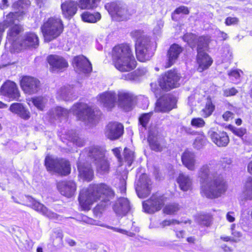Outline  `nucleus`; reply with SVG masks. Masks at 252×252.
<instances>
[{
  "label": "nucleus",
  "mask_w": 252,
  "mask_h": 252,
  "mask_svg": "<svg viewBox=\"0 0 252 252\" xmlns=\"http://www.w3.org/2000/svg\"><path fill=\"white\" fill-rule=\"evenodd\" d=\"M213 164L202 165L198 172L197 178L200 184V192L210 199L217 198L227 190L226 181L219 174Z\"/></svg>",
  "instance_id": "f257e3e1"
},
{
  "label": "nucleus",
  "mask_w": 252,
  "mask_h": 252,
  "mask_svg": "<svg viewBox=\"0 0 252 252\" xmlns=\"http://www.w3.org/2000/svg\"><path fill=\"white\" fill-rule=\"evenodd\" d=\"M112 188L104 183H92L86 189L80 191L78 201L79 209L83 211H89L94 203L101 200L109 202L115 196Z\"/></svg>",
  "instance_id": "f03ea898"
},
{
  "label": "nucleus",
  "mask_w": 252,
  "mask_h": 252,
  "mask_svg": "<svg viewBox=\"0 0 252 252\" xmlns=\"http://www.w3.org/2000/svg\"><path fill=\"white\" fill-rule=\"evenodd\" d=\"M112 64L121 72H130L137 66V63L132 49L127 44H120L112 49Z\"/></svg>",
  "instance_id": "7ed1b4c3"
},
{
  "label": "nucleus",
  "mask_w": 252,
  "mask_h": 252,
  "mask_svg": "<svg viewBox=\"0 0 252 252\" xmlns=\"http://www.w3.org/2000/svg\"><path fill=\"white\" fill-rule=\"evenodd\" d=\"M130 36L135 40V49L137 59L141 62L150 60L153 55L151 49L150 39L143 34V31L141 30L132 31Z\"/></svg>",
  "instance_id": "20e7f679"
},
{
  "label": "nucleus",
  "mask_w": 252,
  "mask_h": 252,
  "mask_svg": "<svg viewBox=\"0 0 252 252\" xmlns=\"http://www.w3.org/2000/svg\"><path fill=\"white\" fill-rule=\"evenodd\" d=\"M101 0H66L61 4L62 13L63 17L70 20L77 13L78 6L82 10H93L96 8Z\"/></svg>",
  "instance_id": "39448f33"
},
{
  "label": "nucleus",
  "mask_w": 252,
  "mask_h": 252,
  "mask_svg": "<svg viewBox=\"0 0 252 252\" xmlns=\"http://www.w3.org/2000/svg\"><path fill=\"white\" fill-rule=\"evenodd\" d=\"M18 12H10L6 16L4 23L8 27L7 31L6 41L12 45L17 44L24 32V28L22 24L14 23L18 20Z\"/></svg>",
  "instance_id": "423d86ee"
},
{
  "label": "nucleus",
  "mask_w": 252,
  "mask_h": 252,
  "mask_svg": "<svg viewBox=\"0 0 252 252\" xmlns=\"http://www.w3.org/2000/svg\"><path fill=\"white\" fill-rule=\"evenodd\" d=\"M40 30L45 40L50 42L59 37L63 32V23L60 18L51 17L43 22Z\"/></svg>",
  "instance_id": "0eeeda50"
},
{
  "label": "nucleus",
  "mask_w": 252,
  "mask_h": 252,
  "mask_svg": "<svg viewBox=\"0 0 252 252\" xmlns=\"http://www.w3.org/2000/svg\"><path fill=\"white\" fill-rule=\"evenodd\" d=\"M44 164L48 172L57 173L62 176H67L71 172L70 163L65 158H54L47 155L45 157Z\"/></svg>",
  "instance_id": "6e6552de"
},
{
  "label": "nucleus",
  "mask_w": 252,
  "mask_h": 252,
  "mask_svg": "<svg viewBox=\"0 0 252 252\" xmlns=\"http://www.w3.org/2000/svg\"><path fill=\"white\" fill-rule=\"evenodd\" d=\"M104 7L111 16L117 21L126 20L131 16L127 6L120 1L108 2Z\"/></svg>",
  "instance_id": "1a4fd4ad"
},
{
  "label": "nucleus",
  "mask_w": 252,
  "mask_h": 252,
  "mask_svg": "<svg viewBox=\"0 0 252 252\" xmlns=\"http://www.w3.org/2000/svg\"><path fill=\"white\" fill-rule=\"evenodd\" d=\"M88 156L95 164L97 165L96 171L101 174L108 173L110 170V165L99 148L95 147L89 149Z\"/></svg>",
  "instance_id": "9d476101"
},
{
  "label": "nucleus",
  "mask_w": 252,
  "mask_h": 252,
  "mask_svg": "<svg viewBox=\"0 0 252 252\" xmlns=\"http://www.w3.org/2000/svg\"><path fill=\"white\" fill-rule=\"evenodd\" d=\"M180 76L177 70L173 68L161 75L159 80V85L164 91H169L179 86Z\"/></svg>",
  "instance_id": "9b49d317"
},
{
  "label": "nucleus",
  "mask_w": 252,
  "mask_h": 252,
  "mask_svg": "<svg viewBox=\"0 0 252 252\" xmlns=\"http://www.w3.org/2000/svg\"><path fill=\"white\" fill-rule=\"evenodd\" d=\"M20 85L23 92L29 95L37 94L41 89L40 81L36 77L29 75L21 77Z\"/></svg>",
  "instance_id": "f8f14e48"
},
{
  "label": "nucleus",
  "mask_w": 252,
  "mask_h": 252,
  "mask_svg": "<svg viewBox=\"0 0 252 252\" xmlns=\"http://www.w3.org/2000/svg\"><path fill=\"white\" fill-rule=\"evenodd\" d=\"M177 98L171 94H166L159 97L156 103L157 111L168 113L177 107Z\"/></svg>",
  "instance_id": "ddd939ff"
},
{
  "label": "nucleus",
  "mask_w": 252,
  "mask_h": 252,
  "mask_svg": "<svg viewBox=\"0 0 252 252\" xmlns=\"http://www.w3.org/2000/svg\"><path fill=\"white\" fill-rule=\"evenodd\" d=\"M165 201V197L163 194L154 193L149 199L143 203V207L146 212L153 214L163 207Z\"/></svg>",
  "instance_id": "4468645a"
},
{
  "label": "nucleus",
  "mask_w": 252,
  "mask_h": 252,
  "mask_svg": "<svg viewBox=\"0 0 252 252\" xmlns=\"http://www.w3.org/2000/svg\"><path fill=\"white\" fill-rule=\"evenodd\" d=\"M46 62L50 65L51 72H63L69 66L67 61L64 57L56 54L49 55L46 58Z\"/></svg>",
  "instance_id": "2eb2a0df"
},
{
  "label": "nucleus",
  "mask_w": 252,
  "mask_h": 252,
  "mask_svg": "<svg viewBox=\"0 0 252 252\" xmlns=\"http://www.w3.org/2000/svg\"><path fill=\"white\" fill-rule=\"evenodd\" d=\"M0 93L10 100H17L20 96L17 84L10 80H6L2 84L0 88Z\"/></svg>",
  "instance_id": "dca6fc26"
},
{
  "label": "nucleus",
  "mask_w": 252,
  "mask_h": 252,
  "mask_svg": "<svg viewBox=\"0 0 252 252\" xmlns=\"http://www.w3.org/2000/svg\"><path fill=\"white\" fill-rule=\"evenodd\" d=\"M208 134L212 142L218 147H225L230 142L229 135L224 130L212 128Z\"/></svg>",
  "instance_id": "f3484780"
},
{
  "label": "nucleus",
  "mask_w": 252,
  "mask_h": 252,
  "mask_svg": "<svg viewBox=\"0 0 252 252\" xmlns=\"http://www.w3.org/2000/svg\"><path fill=\"white\" fill-rule=\"evenodd\" d=\"M108 138L111 140L119 139L124 133V126L120 123L112 122L108 124L106 127Z\"/></svg>",
  "instance_id": "a211bd4d"
},
{
  "label": "nucleus",
  "mask_w": 252,
  "mask_h": 252,
  "mask_svg": "<svg viewBox=\"0 0 252 252\" xmlns=\"http://www.w3.org/2000/svg\"><path fill=\"white\" fill-rule=\"evenodd\" d=\"M58 189L62 195L70 198L75 194L77 185L72 180L63 181L58 184Z\"/></svg>",
  "instance_id": "6ab92c4d"
},
{
  "label": "nucleus",
  "mask_w": 252,
  "mask_h": 252,
  "mask_svg": "<svg viewBox=\"0 0 252 252\" xmlns=\"http://www.w3.org/2000/svg\"><path fill=\"white\" fill-rule=\"evenodd\" d=\"M195 61L197 65L196 69L199 72H202L207 70L213 63V59L207 53L197 54Z\"/></svg>",
  "instance_id": "aec40b11"
},
{
  "label": "nucleus",
  "mask_w": 252,
  "mask_h": 252,
  "mask_svg": "<svg viewBox=\"0 0 252 252\" xmlns=\"http://www.w3.org/2000/svg\"><path fill=\"white\" fill-rule=\"evenodd\" d=\"M183 51V49L181 46L176 43L172 44L167 51L168 59L165 68H169L173 65Z\"/></svg>",
  "instance_id": "412c9836"
},
{
  "label": "nucleus",
  "mask_w": 252,
  "mask_h": 252,
  "mask_svg": "<svg viewBox=\"0 0 252 252\" xmlns=\"http://www.w3.org/2000/svg\"><path fill=\"white\" fill-rule=\"evenodd\" d=\"M12 198L16 203L30 207L36 212L42 205L41 203L28 195H21L18 197V199H16L14 196H12Z\"/></svg>",
  "instance_id": "4be33fe9"
},
{
  "label": "nucleus",
  "mask_w": 252,
  "mask_h": 252,
  "mask_svg": "<svg viewBox=\"0 0 252 252\" xmlns=\"http://www.w3.org/2000/svg\"><path fill=\"white\" fill-rule=\"evenodd\" d=\"M39 45V38L34 32H29L25 33L23 38L19 43L21 47L36 48Z\"/></svg>",
  "instance_id": "5701e85b"
},
{
  "label": "nucleus",
  "mask_w": 252,
  "mask_h": 252,
  "mask_svg": "<svg viewBox=\"0 0 252 252\" xmlns=\"http://www.w3.org/2000/svg\"><path fill=\"white\" fill-rule=\"evenodd\" d=\"M147 142L150 149L156 152H161L167 148L166 140L163 139L162 143H160L158 137L154 133L149 134Z\"/></svg>",
  "instance_id": "b1692460"
},
{
  "label": "nucleus",
  "mask_w": 252,
  "mask_h": 252,
  "mask_svg": "<svg viewBox=\"0 0 252 252\" xmlns=\"http://www.w3.org/2000/svg\"><path fill=\"white\" fill-rule=\"evenodd\" d=\"M100 100L103 107L111 110L117 102L116 94L113 92H105L100 95Z\"/></svg>",
  "instance_id": "393cba45"
},
{
  "label": "nucleus",
  "mask_w": 252,
  "mask_h": 252,
  "mask_svg": "<svg viewBox=\"0 0 252 252\" xmlns=\"http://www.w3.org/2000/svg\"><path fill=\"white\" fill-rule=\"evenodd\" d=\"M133 101V97L129 93H121L118 94V105L126 111H129L132 109Z\"/></svg>",
  "instance_id": "a878e982"
},
{
  "label": "nucleus",
  "mask_w": 252,
  "mask_h": 252,
  "mask_svg": "<svg viewBox=\"0 0 252 252\" xmlns=\"http://www.w3.org/2000/svg\"><path fill=\"white\" fill-rule=\"evenodd\" d=\"M73 62L78 68L85 73H89L92 71L91 63L85 56L82 55L74 57Z\"/></svg>",
  "instance_id": "bb28decb"
},
{
  "label": "nucleus",
  "mask_w": 252,
  "mask_h": 252,
  "mask_svg": "<svg viewBox=\"0 0 252 252\" xmlns=\"http://www.w3.org/2000/svg\"><path fill=\"white\" fill-rule=\"evenodd\" d=\"M200 115L203 118L211 116L215 110L216 106L210 96L205 98L204 103L201 104Z\"/></svg>",
  "instance_id": "cd10ccee"
},
{
  "label": "nucleus",
  "mask_w": 252,
  "mask_h": 252,
  "mask_svg": "<svg viewBox=\"0 0 252 252\" xmlns=\"http://www.w3.org/2000/svg\"><path fill=\"white\" fill-rule=\"evenodd\" d=\"M183 164L189 170L193 171L195 169V156L193 152L188 149L185 150L181 157Z\"/></svg>",
  "instance_id": "c85d7f7f"
},
{
  "label": "nucleus",
  "mask_w": 252,
  "mask_h": 252,
  "mask_svg": "<svg viewBox=\"0 0 252 252\" xmlns=\"http://www.w3.org/2000/svg\"><path fill=\"white\" fill-rule=\"evenodd\" d=\"M74 106L78 109L76 114L79 117H87L88 119H94L95 117V112L92 107L82 103H77Z\"/></svg>",
  "instance_id": "c756f323"
},
{
  "label": "nucleus",
  "mask_w": 252,
  "mask_h": 252,
  "mask_svg": "<svg viewBox=\"0 0 252 252\" xmlns=\"http://www.w3.org/2000/svg\"><path fill=\"white\" fill-rule=\"evenodd\" d=\"M211 40V37L208 35L198 36L196 42L197 54L206 53L205 51L209 49V44Z\"/></svg>",
  "instance_id": "7c9ffc66"
},
{
  "label": "nucleus",
  "mask_w": 252,
  "mask_h": 252,
  "mask_svg": "<svg viewBox=\"0 0 252 252\" xmlns=\"http://www.w3.org/2000/svg\"><path fill=\"white\" fill-rule=\"evenodd\" d=\"M176 181L181 190L187 191L191 189L192 181L189 175L183 173H180L176 179Z\"/></svg>",
  "instance_id": "2f4dec72"
},
{
  "label": "nucleus",
  "mask_w": 252,
  "mask_h": 252,
  "mask_svg": "<svg viewBox=\"0 0 252 252\" xmlns=\"http://www.w3.org/2000/svg\"><path fill=\"white\" fill-rule=\"evenodd\" d=\"M79 175L84 180L87 182L92 181L94 178V173L93 169L84 165H77Z\"/></svg>",
  "instance_id": "473e14b6"
},
{
  "label": "nucleus",
  "mask_w": 252,
  "mask_h": 252,
  "mask_svg": "<svg viewBox=\"0 0 252 252\" xmlns=\"http://www.w3.org/2000/svg\"><path fill=\"white\" fill-rule=\"evenodd\" d=\"M81 18L84 22L95 23L101 19V15L98 12L91 13L89 11H85L81 14Z\"/></svg>",
  "instance_id": "72a5a7b5"
},
{
  "label": "nucleus",
  "mask_w": 252,
  "mask_h": 252,
  "mask_svg": "<svg viewBox=\"0 0 252 252\" xmlns=\"http://www.w3.org/2000/svg\"><path fill=\"white\" fill-rule=\"evenodd\" d=\"M181 206L178 203H170L166 204L163 208L162 212L167 215H175L181 210Z\"/></svg>",
  "instance_id": "f704fd0d"
},
{
  "label": "nucleus",
  "mask_w": 252,
  "mask_h": 252,
  "mask_svg": "<svg viewBox=\"0 0 252 252\" xmlns=\"http://www.w3.org/2000/svg\"><path fill=\"white\" fill-rule=\"evenodd\" d=\"M198 36L195 33L192 32H187L182 36V39L186 42L189 46L193 49L196 47V42Z\"/></svg>",
  "instance_id": "c9c22d12"
},
{
  "label": "nucleus",
  "mask_w": 252,
  "mask_h": 252,
  "mask_svg": "<svg viewBox=\"0 0 252 252\" xmlns=\"http://www.w3.org/2000/svg\"><path fill=\"white\" fill-rule=\"evenodd\" d=\"M37 212L50 220H58L59 217V215L48 209L43 204H42Z\"/></svg>",
  "instance_id": "e433bc0d"
},
{
  "label": "nucleus",
  "mask_w": 252,
  "mask_h": 252,
  "mask_svg": "<svg viewBox=\"0 0 252 252\" xmlns=\"http://www.w3.org/2000/svg\"><path fill=\"white\" fill-rule=\"evenodd\" d=\"M123 160L128 166H130L135 159L134 152L129 149L125 147L123 152Z\"/></svg>",
  "instance_id": "4c0bfd02"
},
{
  "label": "nucleus",
  "mask_w": 252,
  "mask_h": 252,
  "mask_svg": "<svg viewBox=\"0 0 252 252\" xmlns=\"http://www.w3.org/2000/svg\"><path fill=\"white\" fill-rule=\"evenodd\" d=\"M151 185H147L137 186L136 189L138 196L141 198H144L148 197L151 192Z\"/></svg>",
  "instance_id": "58836bf2"
},
{
  "label": "nucleus",
  "mask_w": 252,
  "mask_h": 252,
  "mask_svg": "<svg viewBox=\"0 0 252 252\" xmlns=\"http://www.w3.org/2000/svg\"><path fill=\"white\" fill-rule=\"evenodd\" d=\"M100 201V203L96 204L93 209V213L95 216H100L110 203V200L109 202H102L101 200Z\"/></svg>",
  "instance_id": "ea45409f"
},
{
  "label": "nucleus",
  "mask_w": 252,
  "mask_h": 252,
  "mask_svg": "<svg viewBox=\"0 0 252 252\" xmlns=\"http://www.w3.org/2000/svg\"><path fill=\"white\" fill-rule=\"evenodd\" d=\"M30 101H32V104L35 106L38 110H43L45 105L44 98L42 96H36L32 97Z\"/></svg>",
  "instance_id": "a19ab883"
},
{
  "label": "nucleus",
  "mask_w": 252,
  "mask_h": 252,
  "mask_svg": "<svg viewBox=\"0 0 252 252\" xmlns=\"http://www.w3.org/2000/svg\"><path fill=\"white\" fill-rule=\"evenodd\" d=\"M192 221L191 220L188 219L185 220H179L176 219H172V220H165L161 222V225L163 227H165L167 226H169L171 224H179L181 223L184 224H190Z\"/></svg>",
  "instance_id": "79ce46f5"
},
{
  "label": "nucleus",
  "mask_w": 252,
  "mask_h": 252,
  "mask_svg": "<svg viewBox=\"0 0 252 252\" xmlns=\"http://www.w3.org/2000/svg\"><path fill=\"white\" fill-rule=\"evenodd\" d=\"M198 223L201 227H209L211 224V217L208 214L200 215L198 217Z\"/></svg>",
  "instance_id": "37998d69"
},
{
  "label": "nucleus",
  "mask_w": 252,
  "mask_h": 252,
  "mask_svg": "<svg viewBox=\"0 0 252 252\" xmlns=\"http://www.w3.org/2000/svg\"><path fill=\"white\" fill-rule=\"evenodd\" d=\"M207 142V138L203 133L199 134L194 140L193 145L197 149H200L205 146Z\"/></svg>",
  "instance_id": "c03bdc74"
},
{
  "label": "nucleus",
  "mask_w": 252,
  "mask_h": 252,
  "mask_svg": "<svg viewBox=\"0 0 252 252\" xmlns=\"http://www.w3.org/2000/svg\"><path fill=\"white\" fill-rule=\"evenodd\" d=\"M152 114V112H150L143 113L140 116L138 119L139 123L145 129L147 128V125L150 122Z\"/></svg>",
  "instance_id": "a18cd8bd"
},
{
  "label": "nucleus",
  "mask_w": 252,
  "mask_h": 252,
  "mask_svg": "<svg viewBox=\"0 0 252 252\" xmlns=\"http://www.w3.org/2000/svg\"><path fill=\"white\" fill-rule=\"evenodd\" d=\"M189 13V10L187 6L182 5L176 8L171 14V18L174 21H176V19L174 17L175 14H183L188 15Z\"/></svg>",
  "instance_id": "49530a36"
},
{
  "label": "nucleus",
  "mask_w": 252,
  "mask_h": 252,
  "mask_svg": "<svg viewBox=\"0 0 252 252\" xmlns=\"http://www.w3.org/2000/svg\"><path fill=\"white\" fill-rule=\"evenodd\" d=\"M206 123L203 117L193 118L191 120L190 125L196 128L203 127L205 126Z\"/></svg>",
  "instance_id": "de8ad7c7"
},
{
  "label": "nucleus",
  "mask_w": 252,
  "mask_h": 252,
  "mask_svg": "<svg viewBox=\"0 0 252 252\" xmlns=\"http://www.w3.org/2000/svg\"><path fill=\"white\" fill-rule=\"evenodd\" d=\"M231 131L235 135L241 138L244 142L247 141L246 139L244 140L243 138V136L246 134L247 132V130L246 128H234L231 129Z\"/></svg>",
  "instance_id": "09e8293b"
},
{
  "label": "nucleus",
  "mask_w": 252,
  "mask_h": 252,
  "mask_svg": "<svg viewBox=\"0 0 252 252\" xmlns=\"http://www.w3.org/2000/svg\"><path fill=\"white\" fill-rule=\"evenodd\" d=\"M147 185H152L151 179L146 173H142L138 179L137 186Z\"/></svg>",
  "instance_id": "8fccbe9b"
},
{
  "label": "nucleus",
  "mask_w": 252,
  "mask_h": 252,
  "mask_svg": "<svg viewBox=\"0 0 252 252\" xmlns=\"http://www.w3.org/2000/svg\"><path fill=\"white\" fill-rule=\"evenodd\" d=\"M24 106L23 105L20 103H13L11 104L9 107V110L15 114H18L22 109H23Z\"/></svg>",
  "instance_id": "3c124183"
},
{
  "label": "nucleus",
  "mask_w": 252,
  "mask_h": 252,
  "mask_svg": "<svg viewBox=\"0 0 252 252\" xmlns=\"http://www.w3.org/2000/svg\"><path fill=\"white\" fill-rule=\"evenodd\" d=\"M24 106L23 105L20 103H13L11 104L9 107V110L15 114H18L22 109H23Z\"/></svg>",
  "instance_id": "603ef678"
},
{
  "label": "nucleus",
  "mask_w": 252,
  "mask_h": 252,
  "mask_svg": "<svg viewBox=\"0 0 252 252\" xmlns=\"http://www.w3.org/2000/svg\"><path fill=\"white\" fill-rule=\"evenodd\" d=\"M238 92V90L235 88L232 87L223 90V95L225 97H229L236 95Z\"/></svg>",
  "instance_id": "864d4df0"
},
{
  "label": "nucleus",
  "mask_w": 252,
  "mask_h": 252,
  "mask_svg": "<svg viewBox=\"0 0 252 252\" xmlns=\"http://www.w3.org/2000/svg\"><path fill=\"white\" fill-rule=\"evenodd\" d=\"M18 115L25 120H28L30 118V113L25 107H23V109H22V111L20 112Z\"/></svg>",
  "instance_id": "5fc2aeb1"
},
{
  "label": "nucleus",
  "mask_w": 252,
  "mask_h": 252,
  "mask_svg": "<svg viewBox=\"0 0 252 252\" xmlns=\"http://www.w3.org/2000/svg\"><path fill=\"white\" fill-rule=\"evenodd\" d=\"M245 187L246 189L250 192V198L252 200V178L250 177L248 179L246 182Z\"/></svg>",
  "instance_id": "6e6d98bb"
},
{
  "label": "nucleus",
  "mask_w": 252,
  "mask_h": 252,
  "mask_svg": "<svg viewBox=\"0 0 252 252\" xmlns=\"http://www.w3.org/2000/svg\"><path fill=\"white\" fill-rule=\"evenodd\" d=\"M137 77V74L134 72H130L122 76V78L126 81L134 80Z\"/></svg>",
  "instance_id": "4d7b16f0"
},
{
  "label": "nucleus",
  "mask_w": 252,
  "mask_h": 252,
  "mask_svg": "<svg viewBox=\"0 0 252 252\" xmlns=\"http://www.w3.org/2000/svg\"><path fill=\"white\" fill-rule=\"evenodd\" d=\"M239 22V19L237 17H228L225 20V24L226 26L237 24Z\"/></svg>",
  "instance_id": "13d9d810"
},
{
  "label": "nucleus",
  "mask_w": 252,
  "mask_h": 252,
  "mask_svg": "<svg viewBox=\"0 0 252 252\" xmlns=\"http://www.w3.org/2000/svg\"><path fill=\"white\" fill-rule=\"evenodd\" d=\"M234 114L233 112L230 111H226L223 113L222 117L224 121L228 122L232 120L234 118Z\"/></svg>",
  "instance_id": "bf43d9fd"
},
{
  "label": "nucleus",
  "mask_w": 252,
  "mask_h": 252,
  "mask_svg": "<svg viewBox=\"0 0 252 252\" xmlns=\"http://www.w3.org/2000/svg\"><path fill=\"white\" fill-rule=\"evenodd\" d=\"M113 152L115 157L117 158L118 161L123 164L124 162L123 157L121 156L120 150L119 148H115L113 149Z\"/></svg>",
  "instance_id": "052dcab7"
},
{
  "label": "nucleus",
  "mask_w": 252,
  "mask_h": 252,
  "mask_svg": "<svg viewBox=\"0 0 252 252\" xmlns=\"http://www.w3.org/2000/svg\"><path fill=\"white\" fill-rule=\"evenodd\" d=\"M227 74L229 77H233L236 79H239L240 77V71L238 69L231 70Z\"/></svg>",
  "instance_id": "680f3d73"
},
{
  "label": "nucleus",
  "mask_w": 252,
  "mask_h": 252,
  "mask_svg": "<svg viewBox=\"0 0 252 252\" xmlns=\"http://www.w3.org/2000/svg\"><path fill=\"white\" fill-rule=\"evenodd\" d=\"M176 236L178 238H184L185 237V231L183 230L176 231Z\"/></svg>",
  "instance_id": "e2e57ef3"
},
{
  "label": "nucleus",
  "mask_w": 252,
  "mask_h": 252,
  "mask_svg": "<svg viewBox=\"0 0 252 252\" xmlns=\"http://www.w3.org/2000/svg\"><path fill=\"white\" fill-rule=\"evenodd\" d=\"M233 213V212H228L226 214V218L227 220L230 222H232L235 220V218L232 216L231 214Z\"/></svg>",
  "instance_id": "0e129e2a"
},
{
  "label": "nucleus",
  "mask_w": 252,
  "mask_h": 252,
  "mask_svg": "<svg viewBox=\"0 0 252 252\" xmlns=\"http://www.w3.org/2000/svg\"><path fill=\"white\" fill-rule=\"evenodd\" d=\"M220 239L224 242H236L235 240H234L233 239H231V237L229 236L221 237Z\"/></svg>",
  "instance_id": "69168bd1"
},
{
  "label": "nucleus",
  "mask_w": 252,
  "mask_h": 252,
  "mask_svg": "<svg viewBox=\"0 0 252 252\" xmlns=\"http://www.w3.org/2000/svg\"><path fill=\"white\" fill-rule=\"evenodd\" d=\"M187 241L190 244H194L195 241V238L193 236L189 237L187 238Z\"/></svg>",
  "instance_id": "338daca9"
},
{
  "label": "nucleus",
  "mask_w": 252,
  "mask_h": 252,
  "mask_svg": "<svg viewBox=\"0 0 252 252\" xmlns=\"http://www.w3.org/2000/svg\"><path fill=\"white\" fill-rule=\"evenodd\" d=\"M248 171L252 175V160L248 165Z\"/></svg>",
  "instance_id": "774afa93"
}]
</instances>
